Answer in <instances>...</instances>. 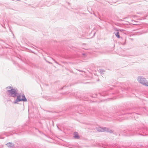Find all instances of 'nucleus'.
I'll use <instances>...</instances> for the list:
<instances>
[{
	"instance_id": "1",
	"label": "nucleus",
	"mask_w": 148,
	"mask_h": 148,
	"mask_svg": "<svg viewBox=\"0 0 148 148\" xmlns=\"http://www.w3.org/2000/svg\"><path fill=\"white\" fill-rule=\"evenodd\" d=\"M139 82L142 84L148 86V81L146 79L143 77H139L138 79Z\"/></svg>"
},
{
	"instance_id": "2",
	"label": "nucleus",
	"mask_w": 148,
	"mask_h": 148,
	"mask_svg": "<svg viewBox=\"0 0 148 148\" xmlns=\"http://www.w3.org/2000/svg\"><path fill=\"white\" fill-rule=\"evenodd\" d=\"M21 101H27V99L25 98V97L24 95H20L17 96V99L14 102V103H16L18 102Z\"/></svg>"
},
{
	"instance_id": "3",
	"label": "nucleus",
	"mask_w": 148,
	"mask_h": 148,
	"mask_svg": "<svg viewBox=\"0 0 148 148\" xmlns=\"http://www.w3.org/2000/svg\"><path fill=\"white\" fill-rule=\"evenodd\" d=\"M8 91L11 94V95L14 97H15L17 95V90L15 89H11L10 90H8Z\"/></svg>"
},
{
	"instance_id": "4",
	"label": "nucleus",
	"mask_w": 148,
	"mask_h": 148,
	"mask_svg": "<svg viewBox=\"0 0 148 148\" xmlns=\"http://www.w3.org/2000/svg\"><path fill=\"white\" fill-rule=\"evenodd\" d=\"M6 145H7L8 147H12L13 145V144L11 143H8Z\"/></svg>"
},
{
	"instance_id": "5",
	"label": "nucleus",
	"mask_w": 148,
	"mask_h": 148,
	"mask_svg": "<svg viewBox=\"0 0 148 148\" xmlns=\"http://www.w3.org/2000/svg\"><path fill=\"white\" fill-rule=\"evenodd\" d=\"M74 136L75 138H79V137L78 135V134L77 133V132H74Z\"/></svg>"
},
{
	"instance_id": "6",
	"label": "nucleus",
	"mask_w": 148,
	"mask_h": 148,
	"mask_svg": "<svg viewBox=\"0 0 148 148\" xmlns=\"http://www.w3.org/2000/svg\"><path fill=\"white\" fill-rule=\"evenodd\" d=\"M115 35L118 38H120V35L119 34V32H117L115 34Z\"/></svg>"
},
{
	"instance_id": "7",
	"label": "nucleus",
	"mask_w": 148,
	"mask_h": 148,
	"mask_svg": "<svg viewBox=\"0 0 148 148\" xmlns=\"http://www.w3.org/2000/svg\"><path fill=\"white\" fill-rule=\"evenodd\" d=\"M99 130H100V131L101 132L104 131V129L102 128H100V129H99Z\"/></svg>"
},
{
	"instance_id": "8",
	"label": "nucleus",
	"mask_w": 148,
	"mask_h": 148,
	"mask_svg": "<svg viewBox=\"0 0 148 148\" xmlns=\"http://www.w3.org/2000/svg\"><path fill=\"white\" fill-rule=\"evenodd\" d=\"M6 88L7 89H12L11 86H8Z\"/></svg>"
}]
</instances>
